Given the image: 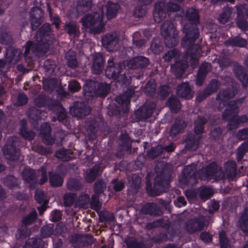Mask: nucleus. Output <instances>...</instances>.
I'll use <instances>...</instances> for the list:
<instances>
[{"instance_id":"nucleus-39","label":"nucleus","mask_w":248,"mask_h":248,"mask_svg":"<svg viewBox=\"0 0 248 248\" xmlns=\"http://www.w3.org/2000/svg\"><path fill=\"white\" fill-rule=\"evenodd\" d=\"M100 166L95 165L86 172L85 180L87 183H92L94 181L98 174Z\"/></svg>"},{"instance_id":"nucleus-2","label":"nucleus","mask_w":248,"mask_h":248,"mask_svg":"<svg viewBox=\"0 0 248 248\" xmlns=\"http://www.w3.org/2000/svg\"><path fill=\"white\" fill-rule=\"evenodd\" d=\"M172 172L166 166L163 165L154 178V185L147 181L146 188L150 196H159L166 191L170 186Z\"/></svg>"},{"instance_id":"nucleus-43","label":"nucleus","mask_w":248,"mask_h":248,"mask_svg":"<svg viewBox=\"0 0 248 248\" xmlns=\"http://www.w3.org/2000/svg\"><path fill=\"white\" fill-rule=\"evenodd\" d=\"M107 188V183L103 179H98L94 183L93 190L94 194L100 195L104 192Z\"/></svg>"},{"instance_id":"nucleus-42","label":"nucleus","mask_w":248,"mask_h":248,"mask_svg":"<svg viewBox=\"0 0 248 248\" xmlns=\"http://www.w3.org/2000/svg\"><path fill=\"white\" fill-rule=\"evenodd\" d=\"M49 183L53 187H60L62 185L63 179L59 174L49 172Z\"/></svg>"},{"instance_id":"nucleus-5","label":"nucleus","mask_w":248,"mask_h":248,"mask_svg":"<svg viewBox=\"0 0 248 248\" xmlns=\"http://www.w3.org/2000/svg\"><path fill=\"white\" fill-rule=\"evenodd\" d=\"M122 70V63H119L117 66L109 65L105 69V75L109 79H117L122 85L128 86L131 84V78L127 77L125 74L120 75Z\"/></svg>"},{"instance_id":"nucleus-12","label":"nucleus","mask_w":248,"mask_h":248,"mask_svg":"<svg viewBox=\"0 0 248 248\" xmlns=\"http://www.w3.org/2000/svg\"><path fill=\"white\" fill-rule=\"evenodd\" d=\"M30 20L32 31L36 30L44 22V13L43 10L38 6L32 7L30 11Z\"/></svg>"},{"instance_id":"nucleus-58","label":"nucleus","mask_w":248,"mask_h":248,"mask_svg":"<svg viewBox=\"0 0 248 248\" xmlns=\"http://www.w3.org/2000/svg\"><path fill=\"white\" fill-rule=\"evenodd\" d=\"M77 195L74 193H67L63 196L64 204L65 207L72 206L75 202Z\"/></svg>"},{"instance_id":"nucleus-54","label":"nucleus","mask_w":248,"mask_h":248,"mask_svg":"<svg viewBox=\"0 0 248 248\" xmlns=\"http://www.w3.org/2000/svg\"><path fill=\"white\" fill-rule=\"evenodd\" d=\"M96 82L94 80H87L83 87L85 94L86 93H94L96 89Z\"/></svg>"},{"instance_id":"nucleus-56","label":"nucleus","mask_w":248,"mask_h":248,"mask_svg":"<svg viewBox=\"0 0 248 248\" xmlns=\"http://www.w3.org/2000/svg\"><path fill=\"white\" fill-rule=\"evenodd\" d=\"M44 68L48 75H53L55 71L56 64L55 62L50 59L46 60L44 63Z\"/></svg>"},{"instance_id":"nucleus-21","label":"nucleus","mask_w":248,"mask_h":248,"mask_svg":"<svg viewBox=\"0 0 248 248\" xmlns=\"http://www.w3.org/2000/svg\"><path fill=\"white\" fill-rule=\"evenodd\" d=\"M237 93L236 87L232 86L227 88L219 92L217 95L216 99L222 101H226L233 97Z\"/></svg>"},{"instance_id":"nucleus-14","label":"nucleus","mask_w":248,"mask_h":248,"mask_svg":"<svg viewBox=\"0 0 248 248\" xmlns=\"http://www.w3.org/2000/svg\"><path fill=\"white\" fill-rule=\"evenodd\" d=\"M205 173L208 178H213L215 180H220L224 177L223 172L218 168L217 164L214 162L207 166Z\"/></svg>"},{"instance_id":"nucleus-28","label":"nucleus","mask_w":248,"mask_h":248,"mask_svg":"<svg viewBox=\"0 0 248 248\" xmlns=\"http://www.w3.org/2000/svg\"><path fill=\"white\" fill-rule=\"evenodd\" d=\"M174 35H177L179 32H173ZM161 35L164 36V42L168 47H173L175 46L178 43L179 40L177 37H172L170 35L171 32H160Z\"/></svg>"},{"instance_id":"nucleus-27","label":"nucleus","mask_w":248,"mask_h":248,"mask_svg":"<svg viewBox=\"0 0 248 248\" xmlns=\"http://www.w3.org/2000/svg\"><path fill=\"white\" fill-rule=\"evenodd\" d=\"M118 41L119 38L112 34L106 35L102 38L103 45L109 51L113 49V47L117 45Z\"/></svg>"},{"instance_id":"nucleus-6","label":"nucleus","mask_w":248,"mask_h":248,"mask_svg":"<svg viewBox=\"0 0 248 248\" xmlns=\"http://www.w3.org/2000/svg\"><path fill=\"white\" fill-rule=\"evenodd\" d=\"M83 26L85 28L94 27L90 31H102L105 24L102 20V15L98 13L87 14L82 19Z\"/></svg>"},{"instance_id":"nucleus-51","label":"nucleus","mask_w":248,"mask_h":248,"mask_svg":"<svg viewBox=\"0 0 248 248\" xmlns=\"http://www.w3.org/2000/svg\"><path fill=\"white\" fill-rule=\"evenodd\" d=\"M10 32H0V43L1 45L11 46L14 43Z\"/></svg>"},{"instance_id":"nucleus-55","label":"nucleus","mask_w":248,"mask_h":248,"mask_svg":"<svg viewBox=\"0 0 248 248\" xmlns=\"http://www.w3.org/2000/svg\"><path fill=\"white\" fill-rule=\"evenodd\" d=\"M42 242L41 239L37 238H31L28 239L26 242L23 248H39Z\"/></svg>"},{"instance_id":"nucleus-53","label":"nucleus","mask_w":248,"mask_h":248,"mask_svg":"<svg viewBox=\"0 0 248 248\" xmlns=\"http://www.w3.org/2000/svg\"><path fill=\"white\" fill-rule=\"evenodd\" d=\"M115 219L113 213L108 211H101L99 213V220L101 222H111Z\"/></svg>"},{"instance_id":"nucleus-47","label":"nucleus","mask_w":248,"mask_h":248,"mask_svg":"<svg viewBox=\"0 0 248 248\" xmlns=\"http://www.w3.org/2000/svg\"><path fill=\"white\" fill-rule=\"evenodd\" d=\"M37 218V213L35 210H33L22 218L21 222L22 224L28 226L34 223Z\"/></svg>"},{"instance_id":"nucleus-38","label":"nucleus","mask_w":248,"mask_h":248,"mask_svg":"<svg viewBox=\"0 0 248 248\" xmlns=\"http://www.w3.org/2000/svg\"><path fill=\"white\" fill-rule=\"evenodd\" d=\"M248 117L246 115L238 116V114L233 115L228 121L233 128H237L240 124H244L248 122Z\"/></svg>"},{"instance_id":"nucleus-40","label":"nucleus","mask_w":248,"mask_h":248,"mask_svg":"<svg viewBox=\"0 0 248 248\" xmlns=\"http://www.w3.org/2000/svg\"><path fill=\"white\" fill-rule=\"evenodd\" d=\"M110 85L105 83H100L94 93L98 97H105L109 92Z\"/></svg>"},{"instance_id":"nucleus-10","label":"nucleus","mask_w":248,"mask_h":248,"mask_svg":"<svg viewBox=\"0 0 248 248\" xmlns=\"http://www.w3.org/2000/svg\"><path fill=\"white\" fill-rule=\"evenodd\" d=\"M71 113L75 117L82 118L89 115L91 112L90 107L84 102H74L70 108Z\"/></svg>"},{"instance_id":"nucleus-50","label":"nucleus","mask_w":248,"mask_h":248,"mask_svg":"<svg viewBox=\"0 0 248 248\" xmlns=\"http://www.w3.org/2000/svg\"><path fill=\"white\" fill-rule=\"evenodd\" d=\"M241 230L246 235H248V213L244 212L239 219Z\"/></svg>"},{"instance_id":"nucleus-4","label":"nucleus","mask_w":248,"mask_h":248,"mask_svg":"<svg viewBox=\"0 0 248 248\" xmlns=\"http://www.w3.org/2000/svg\"><path fill=\"white\" fill-rule=\"evenodd\" d=\"M179 182L185 186H194L198 182V171L194 164L186 166L182 174L179 177Z\"/></svg>"},{"instance_id":"nucleus-20","label":"nucleus","mask_w":248,"mask_h":248,"mask_svg":"<svg viewBox=\"0 0 248 248\" xmlns=\"http://www.w3.org/2000/svg\"><path fill=\"white\" fill-rule=\"evenodd\" d=\"M188 67L186 62L182 61H177L173 64L170 65V69L172 73L176 78H180L182 77L186 69Z\"/></svg>"},{"instance_id":"nucleus-22","label":"nucleus","mask_w":248,"mask_h":248,"mask_svg":"<svg viewBox=\"0 0 248 248\" xmlns=\"http://www.w3.org/2000/svg\"><path fill=\"white\" fill-rule=\"evenodd\" d=\"M176 93L179 97L186 99H190L193 97L191 89L187 82H183L177 86Z\"/></svg>"},{"instance_id":"nucleus-29","label":"nucleus","mask_w":248,"mask_h":248,"mask_svg":"<svg viewBox=\"0 0 248 248\" xmlns=\"http://www.w3.org/2000/svg\"><path fill=\"white\" fill-rule=\"evenodd\" d=\"M3 185L10 189L16 187L20 188V182L19 180L13 175H9L2 179Z\"/></svg>"},{"instance_id":"nucleus-64","label":"nucleus","mask_w":248,"mask_h":248,"mask_svg":"<svg viewBox=\"0 0 248 248\" xmlns=\"http://www.w3.org/2000/svg\"><path fill=\"white\" fill-rule=\"evenodd\" d=\"M163 152V148L161 146L157 145L152 147L148 152V155L152 159H155Z\"/></svg>"},{"instance_id":"nucleus-57","label":"nucleus","mask_w":248,"mask_h":248,"mask_svg":"<svg viewBox=\"0 0 248 248\" xmlns=\"http://www.w3.org/2000/svg\"><path fill=\"white\" fill-rule=\"evenodd\" d=\"M86 124L87 131L92 134L96 132L98 124L95 119L89 118L86 122Z\"/></svg>"},{"instance_id":"nucleus-37","label":"nucleus","mask_w":248,"mask_h":248,"mask_svg":"<svg viewBox=\"0 0 248 248\" xmlns=\"http://www.w3.org/2000/svg\"><path fill=\"white\" fill-rule=\"evenodd\" d=\"M202 137L193 136L189 138L186 144V148L189 151H196L199 148Z\"/></svg>"},{"instance_id":"nucleus-46","label":"nucleus","mask_w":248,"mask_h":248,"mask_svg":"<svg viewBox=\"0 0 248 248\" xmlns=\"http://www.w3.org/2000/svg\"><path fill=\"white\" fill-rule=\"evenodd\" d=\"M65 59L67 62L68 67L75 68L78 66V62L76 57V54L73 51H68L66 53Z\"/></svg>"},{"instance_id":"nucleus-49","label":"nucleus","mask_w":248,"mask_h":248,"mask_svg":"<svg viewBox=\"0 0 248 248\" xmlns=\"http://www.w3.org/2000/svg\"><path fill=\"white\" fill-rule=\"evenodd\" d=\"M237 78L242 82V85L243 88H246L248 86V75L244 71L242 67L237 70L235 72Z\"/></svg>"},{"instance_id":"nucleus-61","label":"nucleus","mask_w":248,"mask_h":248,"mask_svg":"<svg viewBox=\"0 0 248 248\" xmlns=\"http://www.w3.org/2000/svg\"><path fill=\"white\" fill-rule=\"evenodd\" d=\"M156 84L155 82L149 81L145 86V92L146 93L150 96H153L155 93Z\"/></svg>"},{"instance_id":"nucleus-11","label":"nucleus","mask_w":248,"mask_h":248,"mask_svg":"<svg viewBox=\"0 0 248 248\" xmlns=\"http://www.w3.org/2000/svg\"><path fill=\"white\" fill-rule=\"evenodd\" d=\"M220 87V83L217 79H212L206 88L199 93L197 100L202 102L211 94L217 92Z\"/></svg>"},{"instance_id":"nucleus-60","label":"nucleus","mask_w":248,"mask_h":248,"mask_svg":"<svg viewBox=\"0 0 248 248\" xmlns=\"http://www.w3.org/2000/svg\"><path fill=\"white\" fill-rule=\"evenodd\" d=\"M54 225L48 224L43 226L41 230V235L43 238L50 237L53 232Z\"/></svg>"},{"instance_id":"nucleus-30","label":"nucleus","mask_w":248,"mask_h":248,"mask_svg":"<svg viewBox=\"0 0 248 248\" xmlns=\"http://www.w3.org/2000/svg\"><path fill=\"white\" fill-rule=\"evenodd\" d=\"M92 1L90 0H78L76 11L78 15H83L92 8Z\"/></svg>"},{"instance_id":"nucleus-36","label":"nucleus","mask_w":248,"mask_h":248,"mask_svg":"<svg viewBox=\"0 0 248 248\" xmlns=\"http://www.w3.org/2000/svg\"><path fill=\"white\" fill-rule=\"evenodd\" d=\"M106 16L108 19L115 17L120 8V6L117 3H113L111 1L108 2L106 5Z\"/></svg>"},{"instance_id":"nucleus-48","label":"nucleus","mask_w":248,"mask_h":248,"mask_svg":"<svg viewBox=\"0 0 248 248\" xmlns=\"http://www.w3.org/2000/svg\"><path fill=\"white\" fill-rule=\"evenodd\" d=\"M31 232V231L27 226L22 224L16 232V238L17 240L26 238L30 235Z\"/></svg>"},{"instance_id":"nucleus-25","label":"nucleus","mask_w":248,"mask_h":248,"mask_svg":"<svg viewBox=\"0 0 248 248\" xmlns=\"http://www.w3.org/2000/svg\"><path fill=\"white\" fill-rule=\"evenodd\" d=\"M186 126V124L184 120L179 118H176L173 124L170 128V136L171 137L176 136L178 134L183 132Z\"/></svg>"},{"instance_id":"nucleus-23","label":"nucleus","mask_w":248,"mask_h":248,"mask_svg":"<svg viewBox=\"0 0 248 248\" xmlns=\"http://www.w3.org/2000/svg\"><path fill=\"white\" fill-rule=\"evenodd\" d=\"M207 120L202 115H198L194 122V132L197 136H201L204 132V125Z\"/></svg>"},{"instance_id":"nucleus-16","label":"nucleus","mask_w":248,"mask_h":248,"mask_svg":"<svg viewBox=\"0 0 248 248\" xmlns=\"http://www.w3.org/2000/svg\"><path fill=\"white\" fill-rule=\"evenodd\" d=\"M22 176L25 182L29 184L31 189L35 188L37 184V177L34 170L31 168L25 169L22 172Z\"/></svg>"},{"instance_id":"nucleus-52","label":"nucleus","mask_w":248,"mask_h":248,"mask_svg":"<svg viewBox=\"0 0 248 248\" xmlns=\"http://www.w3.org/2000/svg\"><path fill=\"white\" fill-rule=\"evenodd\" d=\"M115 101L119 104L124 105V108L123 109L124 113H128L129 111V104L130 101L128 98L123 93L115 98Z\"/></svg>"},{"instance_id":"nucleus-59","label":"nucleus","mask_w":248,"mask_h":248,"mask_svg":"<svg viewBox=\"0 0 248 248\" xmlns=\"http://www.w3.org/2000/svg\"><path fill=\"white\" fill-rule=\"evenodd\" d=\"M219 243L220 248H230L229 240L224 231L219 232Z\"/></svg>"},{"instance_id":"nucleus-13","label":"nucleus","mask_w":248,"mask_h":248,"mask_svg":"<svg viewBox=\"0 0 248 248\" xmlns=\"http://www.w3.org/2000/svg\"><path fill=\"white\" fill-rule=\"evenodd\" d=\"M155 108L156 105L154 103H146L136 111V117L141 121L146 120L152 116Z\"/></svg>"},{"instance_id":"nucleus-31","label":"nucleus","mask_w":248,"mask_h":248,"mask_svg":"<svg viewBox=\"0 0 248 248\" xmlns=\"http://www.w3.org/2000/svg\"><path fill=\"white\" fill-rule=\"evenodd\" d=\"M104 60L101 53H97L93 56V69L97 74H100L103 69Z\"/></svg>"},{"instance_id":"nucleus-17","label":"nucleus","mask_w":248,"mask_h":248,"mask_svg":"<svg viewBox=\"0 0 248 248\" xmlns=\"http://www.w3.org/2000/svg\"><path fill=\"white\" fill-rule=\"evenodd\" d=\"M41 134L44 143L47 145L54 144L55 139L51 135V127L48 123H44L41 126Z\"/></svg>"},{"instance_id":"nucleus-24","label":"nucleus","mask_w":248,"mask_h":248,"mask_svg":"<svg viewBox=\"0 0 248 248\" xmlns=\"http://www.w3.org/2000/svg\"><path fill=\"white\" fill-rule=\"evenodd\" d=\"M20 128V134L21 137L26 140H31L35 137V133L32 130H29L27 128V122L25 119H22L19 122Z\"/></svg>"},{"instance_id":"nucleus-62","label":"nucleus","mask_w":248,"mask_h":248,"mask_svg":"<svg viewBox=\"0 0 248 248\" xmlns=\"http://www.w3.org/2000/svg\"><path fill=\"white\" fill-rule=\"evenodd\" d=\"M232 14V10L229 7H225L223 9L222 13L220 14L218 20L220 23L225 24L230 18Z\"/></svg>"},{"instance_id":"nucleus-9","label":"nucleus","mask_w":248,"mask_h":248,"mask_svg":"<svg viewBox=\"0 0 248 248\" xmlns=\"http://www.w3.org/2000/svg\"><path fill=\"white\" fill-rule=\"evenodd\" d=\"M244 100V98H239L229 101L222 113V119L228 121L233 115L238 114L239 112V107L242 105Z\"/></svg>"},{"instance_id":"nucleus-18","label":"nucleus","mask_w":248,"mask_h":248,"mask_svg":"<svg viewBox=\"0 0 248 248\" xmlns=\"http://www.w3.org/2000/svg\"><path fill=\"white\" fill-rule=\"evenodd\" d=\"M148 59L144 56H139L131 59L127 62V66L131 69H142L149 64Z\"/></svg>"},{"instance_id":"nucleus-19","label":"nucleus","mask_w":248,"mask_h":248,"mask_svg":"<svg viewBox=\"0 0 248 248\" xmlns=\"http://www.w3.org/2000/svg\"><path fill=\"white\" fill-rule=\"evenodd\" d=\"M140 213L144 215L150 216H159L161 211L157 205L153 202H147L142 206L140 209Z\"/></svg>"},{"instance_id":"nucleus-7","label":"nucleus","mask_w":248,"mask_h":248,"mask_svg":"<svg viewBox=\"0 0 248 248\" xmlns=\"http://www.w3.org/2000/svg\"><path fill=\"white\" fill-rule=\"evenodd\" d=\"M18 138L16 136L10 137L3 147V153L8 159L12 161L18 160L19 152L17 146Z\"/></svg>"},{"instance_id":"nucleus-45","label":"nucleus","mask_w":248,"mask_h":248,"mask_svg":"<svg viewBox=\"0 0 248 248\" xmlns=\"http://www.w3.org/2000/svg\"><path fill=\"white\" fill-rule=\"evenodd\" d=\"M70 151L69 150L62 148L58 150L55 154V156L58 159L63 162L69 161L72 159L70 155Z\"/></svg>"},{"instance_id":"nucleus-3","label":"nucleus","mask_w":248,"mask_h":248,"mask_svg":"<svg viewBox=\"0 0 248 248\" xmlns=\"http://www.w3.org/2000/svg\"><path fill=\"white\" fill-rule=\"evenodd\" d=\"M185 36L181 40V46L186 49V53L191 58L200 57L202 55L201 45L194 44L199 37L200 32H184Z\"/></svg>"},{"instance_id":"nucleus-33","label":"nucleus","mask_w":248,"mask_h":248,"mask_svg":"<svg viewBox=\"0 0 248 248\" xmlns=\"http://www.w3.org/2000/svg\"><path fill=\"white\" fill-rule=\"evenodd\" d=\"M247 41L239 36L230 38L225 42V45L227 46H230L240 47H245L247 46Z\"/></svg>"},{"instance_id":"nucleus-35","label":"nucleus","mask_w":248,"mask_h":248,"mask_svg":"<svg viewBox=\"0 0 248 248\" xmlns=\"http://www.w3.org/2000/svg\"><path fill=\"white\" fill-rule=\"evenodd\" d=\"M83 187L81 181L76 178H69L66 183L67 188L71 191H78L80 190Z\"/></svg>"},{"instance_id":"nucleus-41","label":"nucleus","mask_w":248,"mask_h":248,"mask_svg":"<svg viewBox=\"0 0 248 248\" xmlns=\"http://www.w3.org/2000/svg\"><path fill=\"white\" fill-rule=\"evenodd\" d=\"M127 248H147L142 241H138L135 238L130 237L124 240Z\"/></svg>"},{"instance_id":"nucleus-1","label":"nucleus","mask_w":248,"mask_h":248,"mask_svg":"<svg viewBox=\"0 0 248 248\" xmlns=\"http://www.w3.org/2000/svg\"><path fill=\"white\" fill-rule=\"evenodd\" d=\"M34 36L36 43L28 41L24 46V55L28 64H31L33 62V54L46 53L52 44L49 39L51 32H35Z\"/></svg>"},{"instance_id":"nucleus-44","label":"nucleus","mask_w":248,"mask_h":248,"mask_svg":"<svg viewBox=\"0 0 248 248\" xmlns=\"http://www.w3.org/2000/svg\"><path fill=\"white\" fill-rule=\"evenodd\" d=\"M210 136L212 140L220 143L223 139L222 129L219 126L214 128L210 132Z\"/></svg>"},{"instance_id":"nucleus-15","label":"nucleus","mask_w":248,"mask_h":248,"mask_svg":"<svg viewBox=\"0 0 248 248\" xmlns=\"http://www.w3.org/2000/svg\"><path fill=\"white\" fill-rule=\"evenodd\" d=\"M167 4L164 1H158L155 3L153 13L154 18L156 22L159 23L166 16Z\"/></svg>"},{"instance_id":"nucleus-8","label":"nucleus","mask_w":248,"mask_h":248,"mask_svg":"<svg viewBox=\"0 0 248 248\" xmlns=\"http://www.w3.org/2000/svg\"><path fill=\"white\" fill-rule=\"evenodd\" d=\"M186 18L190 22L186 23L184 26L185 31H198L199 29L197 27L200 24V16L197 10L193 8L187 9L185 15Z\"/></svg>"},{"instance_id":"nucleus-26","label":"nucleus","mask_w":248,"mask_h":248,"mask_svg":"<svg viewBox=\"0 0 248 248\" xmlns=\"http://www.w3.org/2000/svg\"><path fill=\"white\" fill-rule=\"evenodd\" d=\"M209 70V66L207 63L202 64L199 66L196 80L197 85L200 86L202 85Z\"/></svg>"},{"instance_id":"nucleus-32","label":"nucleus","mask_w":248,"mask_h":248,"mask_svg":"<svg viewBox=\"0 0 248 248\" xmlns=\"http://www.w3.org/2000/svg\"><path fill=\"white\" fill-rule=\"evenodd\" d=\"M224 171L229 178H234L236 174L237 166L236 163L232 160H229L224 164Z\"/></svg>"},{"instance_id":"nucleus-34","label":"nucleus","mask_w":248,"mask_h":248,"mask_svg":"<svg viewBox=\"0 0 248 248\" xmlns=\"http://www.w3.org/2000/svg\"><path fill=\"white\" fill-rule=\"evenodd\" d=\"M167 105L170 110L174 113H178L180 110L182 106L180 100L173 95H171L168 99Z\"/></svg>"},{"instance_id":"nucleus-63","label":"nucleus","mask_w":248,"mask_h":248,"mask_svg":"<svg viewBox=\"0 0 248 248\" xmlns=\"http://www.w3.org/2000/svg\"><path fill=\"white\" fill-rule=\"evenodd\" d=\"M49 98L43 95H39L34 100L35 105L39 108L47 107Z\"/></svg>"}]
</instances>
